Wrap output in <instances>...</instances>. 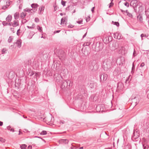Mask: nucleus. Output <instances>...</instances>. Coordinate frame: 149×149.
Instances as JSON below:
<instances>
[{
	"instance_id": "1",
	"label": "nucleus",
	"mask_w": 149,
	"mask_h": 149,
	"mask_svg": "<svg viewBox=\"0 0 149 149\" xmlns=\"http://www.w3.org/2000/svg\"><path fill=\"white\" fill-rule=\"evenodd\" d=\"M112 65L111 61L107 58L104 60L102 64V68L104 71H107L110 68Z\"/></svg>"
},
{
	"instance_id": "2",
	"label": "nucleus",
	"mask_w": 149,
	"mask_h": 149,
	"mask_svg": "<svg viewBox=\"0 0 149 149\" xmlns=\"http://www.w3.org/2000/svg\"><path fill=\"white\" fill-rule=\"evenodd\" d=\"M54 118L51 116H47L43 118V121L49 125L52 124L54 121Z\"/></svg>"
},
{
	"instance_id": "3",
	"label": "nucleus",
	"mask_w": 149,
	"mask_h": 149,
	"mask_svg": "<svg viewBox=\"0 0 149 149\" xmlns=\"http://www.w3.org/2000/svg\"><path fill=\"white\" fill-rule=\"evenodd\" d=\"M117 64L119 65H122L125 63V58L123 57H120L117 59Z\"/></svg>"
},
{
	"instance_id": "4",
	"label": "nucleus",
	"mask_w": 149,
	"mask_h": 149,
	"mask_svg": "<svg viewBox=\"0 0 149 149\" xmlns=\"http://www.w3.org/2000/svg\"><path fill=\"white\" fill-rule=\"evenodd\" d=\"M112 38L111 36H108L103 39V41L105 44H108L112 40Z\"/></svg>"
},
{
	"instance_id": "5",
	"label": "nucleus",
	"mask_w": 149,
	"mask_h": 149,
	"mask_svg": "<svg viewBox=\"0 0 149 149\" xmlns=\"http://www.w3.org/2000/svg\"><path fill=\"white\" fill-rule=\"evenodd\" d=\"M100 81L104 82L107 79V75L106 74H101L100 75Z\"/></svg>"
},
{
	"instance_id": "6",
	"label": "nucleus",
	"mask_w": 149,
	"mask_h": 149,
	"mask_svg": "<svg viewBox=\"0 0 149 149\" xmlns=\"http://www.w3.org/2000/svg\"><path fill=\"white\" fill-rule=\"evenodd\" d=\"M123 84L120 82L118 83L117 84V90L119 92H120L123 89Z\"/></svg>"
},
{
	"instance_id": "7",
	"label": "nucleus",
	"mask_w": 149,
	"mask_h": 149,
	"mask_svg": "<svg viewBox=\"0 0 149 149\" xmlns=\"http://www.w3.org/2000/svg\"><path fill=\"white\" fill-rule=\"evenodd\" d=\"M102 139L104 140V141H107L109 139V135L107 134L105 132L102 134Z\"/></svg>"
},
{
	"instance_id": "8",
	"label": "nucleus",
	"mask_w": 149,
	"mask_h": 149,
	"mask_svg": "<svg viewBox=\"0 0 149 149\" xmlns=\"http://www.w3.org/2000/svg\"><path fill=\"white\" fill-rule=\"evenodd\" d=\"M137 99V98L135 97L134 98L132 99V102L131 103L133 105L136 106L138 103V101Z\"/></svg>"
},
{
	"instance_id": "9",
	"label": "nucleus",
	"mask_w": 149,
	"mask_h": 149,
	"mask_svg": "<svg viewBox=\"0 0 149 149\" xmlns=\"http://www.w3.org/2000/svg\"><path fill=\"white\" fill-rule=\"evenodd\" d=\"M95 48L97 51L101 50L102 49V44L99 43L98 44H97Z\"/></svg>"
},
{
	"instance_id": "10",
	"label": "nucleus",
	"mask_w": 149,
	"mask_h": 149,
	"mask_svg": "<svg viewBox=\"0 0 149 149\" xmlns=\"http://www.w3.org/2000/svg\"><path fill=\"white\" fill-rule=\"evenodd\" d=\"M69 141L67 139H61L59 140V142L60 143L63 144H66L68 143Z\"/></svg>"
},
{
	"instance_id": "11",
	"label": "nucleus",
	"mask_w": 149,
	"mask_h": 149,
	"mask_svg": "<svg viewBox=\"0 0 149 149\" xmlns=\"http://www.w3.org/2000/svg\"><path fill=\"white\" fill-rule=\"evenodd\" d=\"M22 42V40L21 39H19L15 43L17 44V46L18 47L20 48L21 46Z\"/></svg>"
},
{
	"instance_id": "12",
	"label": "nucleus",
	"mask_w": 149,
	"mask_h": 149,
	"mask_svg": "<svg viewBox=\"0 0 149 149\" xmlns=\"http://www.w3.org/2000/svg\"><path fill=\"white\" fill-rule=\"evenodd\" d=\"M70 81L69 80H68V81H65L63 82L62 84V88H65V87H67L68 85V81Z\"/></svg>"
},
{
	"instance_id": "13",
	"label": "nucleus",
	"mask_w": 149,
	"mask_h": 149,
	"mask_svg": "<svg viewBox=\"0 0 149 149\" xmlns=\"http://www.w3.org/2000/svg\"><path fill=\"white\" fill-rule=\"evenodd\" d=\"M12 16L11 15H9L6 18V20L8 22H10L12 19Z\"/></svg>"
},
{
	"instance_id": "14",
	"label": "nucleus",
	"mask_w": 149,
	"mask_h": 149,
	"mask_svg": "<svg viewBox=\"0 0 149 149\" xmlns=\"http://www.w3.org/2000/svg\"><path fill=\"white\" fill-rule=\"evenodd\" d=\"M13 23L12 24V26L13 27H16L19 25V21L16 20H14L13 22Z\"/></svg>"
},
{
	"instance_id": "15",
	"label": "nucleus",
	"mask_w": 149,
	"mask_h": 149,
	"mask_svg": "<svg viewBox=\"0 0 149 149\" xmlns=\"http://www.w3.org/2000/svg\"><path fill=\"white\" fill-rule=\"evenodd\" d=\"M137 18L138 20L140 22L142 23L143 22V17L141 15H139L137 16Z\"/></svg>"
},
{
	"instance_id": "16",
	"label": "nucleus",
	"mask_w": 149,
	"mask_h": 149,
	"mask_svg": "<svg viewBox=\"0 0 149 149\" xmlns=\"http://www.w3.org/2000/svg\"><path fill=\"white\" fill-rule=\"evenodd\" d=\"M102 107V105L101 106L100 105H98L96 107V111L97 112H100V111H103V110H101V109H100L101 107Z\"/></svg>"
},
{
	"instance_id": "17",
	"label": "nucleus",
	"mask_w": 149,
	"mask_h": 149,
	"mask_svg": "<svg viewBox=\"0 0 149 149\" xmlns=\"http://www.w3.org/2000/svg\"><path fill=\"white\" fill-rule=\"evenodd\" d=\"M14 18L15 19H18L19 17V13L18 12H16L14 15Z\"/></svg>"
},
{
	"instance_id": "18",
	"label": "nucleus",
	"mask_w": 149,
	"mask_h": 149,
	"mask_svg": "<svg viewBox=\"0 0 149 149\" xmlns=\"http://www.w3.org/2000/svg\"><path fill=\"white\" fill-rule=\"evenodd\" d=\"M26 13H24V12H22L20 14V17L22 19L24 18L26 15Z\"/></svg>"
},
{
	"instance_id": "19",
	"label": "nucleus",
	"mask_w": 149,
	"mask_h": 149,
	"mask_svg": "<svg viewBox=\"0 0 149 149\" xmlns=\"http://www.w3.org/2000/svg\"><path fill=\"white\" fill-rule=\"evenodd\" d=\"M44 9V7L43 6H41L39 8V14H41V12Z\"/></svg>"
},
{
	"instance_id": "20",
	"label": "nucleus",
	"mask_w": 149,
	"mask_h": 149,
	"mask_svg": "<svg viewBox=\"0 0 149 149\" xmlns=\"http://www.w3.org/2000/svg\"><path fill=\"white\" fill-rule=\"evenodd\" d=\"M38 6L37 3H33L31 5V7L33 8H36Z\"/></svg>"
},
{
	"instance_id": "21",
	"label": "nucleus",
	"mask_w": 149,
	"mask_h": 149,
	"mask_svg": "<svg viewBox=\"0 0 149 149\" xmlns=\"http://www.w3.org/2000/svg\"><path fill=\"white\" fill-rule=\"evenodd\" d=\"M10 1L9 0L7 1L6 3L7 4L6 5V6H5V7H2V9H6V8H7L10 5Z\"/></svg>"
},
{
	"instance_id": "22",
	"label": "nucleus",
	"mask_w": 149,
	"mask_h": 149,
	"mask_svg": "<svg viewBox=\"0 0 149 149\" xmlns=\"http://www.w3.org/2000/svg\"><path fill=\"white\" fill-rule=\"evenodd\" d=\"M37 28L39 32L41 33H42V27L38 25L37 26Z\"/></svg>"
},
{
	"instance_id": "23",
	"label": "nucleus",
	"mask_w": 149,
	"mask_h": 149,
	"mask_svg": "<svg viewBox=\"0 0 149 149\" xmlns=\"http://www.w3.org/2000/svg\"><path fill=\"white\" fill-rule=\"evenodd\" d=\"M139 136L138 135L137 136H135L134 135V136H132V139L133 141H135L134 140H136V139H139Z\"/></svg>"
},
{
	"instance_id": "24",
	"label": "nucleus",
	"mask_w": 149,
	"mask_h": 149,
	"mask_svg": "<svg viewBox=\"0 0 149 149\" xmlns=\"http://www.w3.org/2000/svg\"><path fill=\"white\" fill-rule=\"evenodd\" d=\"M35 74V72L32 70H30L29 73L28 74L29 75L30 77L32 76L33 75Z\"/></svg>"
},
{
	"instance_id": "25",
	"label": "nucleus",
	"mask_w": 149,
	"mask_h": 149,
	"mask_svg": "<svg viewBox=\"0 0 149 149\" xmlns=\"http://www.w3.org/2000/svg\"><path fill=\"white\" fill-rule=\"evenodd\" d=\"M13 37L12 36H10L8 40V43H10L12 41V40L13 39Z\"/></svg>"
},
{
	"instance_id": "26",
	"label": "nucleus",
	"mask_w": 149,
	"mask_h": 149,
	"mask_svg": "<svg viewBox=\"0 0 149 149\" xmlns=\"http://www.w3.org/2000/svg\"><path fill=\"white\" fill-rule=\"evenodd\" d=\"M144 149H149V146L146 144L143 145Z\"/></svg>"
},
{
	"instance_id": "27",
	"label": "nucleus",
	"mask_w": 149,
	"mask_h": 149,
	"mask_svg": "<svg viewBox=\"0 0 149 149\" xmlns=\"http://www.w3.org/2000/svg\"><path fill=\"white\" fill-rule=\"evenodd\" d=\"M7 128L8 130H9L10 131L13 132H14V129L12 128L10 126L7 127Z\"/></svg>"
},
{
	"instance_id": "28",
	"label": "nucleus",
	"mask_w": 149,
	"mask_h": 149,
	"mask_svg": "<svg viewBox=\"0 0 149 149\" xmlns=\"http://www.w3.org/2000/svg\"><path fill=\"white\" fill-rule=\"evenodd\" d=\"M125 149H131V146L130 145H127L124 146Z\"/></svg>"
},
{
	"instance_id": "29",
	"label": "nucleus",
	"mask_w": 149,
	"mask_h": 149,
	"mask_svg": "<svg viewBox=\"0 0 149 149\" xmlns=\"http://www.w3.org/2000/svg\"><path fill=\"white\" fill-rule=\"evenodd\" d=\"M7 51V50L6 49V48H3L2 50H1V53L2 54H4L6 53V51Z\"/></svg>"
},
{
	"instance_id": "30",
	"label": "nucleus",
	"mask_w": 149,
	"mask_h": 149,
	"mask_svg": "<svg viewBox=\"0 0 149 149\" xmlns=\"http://www.w3.org/2000/svg\"><path fill=\"white\" fill-rule=\"evenodd\" d=\"M27 147L26 145V144H22L20 146V148L21 149H25Z\"/></svg>"
},
{
	"instance_id": "31",
	"label": "nucleus",
	"mask_w": 149,
	"mask_h": 149,
	"mask_svg": "<svg viewBox=\"0 0 149 149\" xmlns=\"http://www.w3.org/2000/svg\"><path fill=\"white\" fill-rule=\"evenodd\" d=\"M65 22V17L64 18H62L61 20V24H64Z\"/></svg>"
},
{
	"instance_id": "32",
	"label": "nucleus",
	"mask_w": 149,
	"mask_h": 149,
	"mask_svg": "<svg viewBox=\"0 0 149 149\" xmlns=\"http://www.w3.org/2000/svg\"><path fill=\"white\" fill-rule=\"evenodd\" d=\"M147 36H147L146 34H144L143 33L141 34V37L142 40H143V38L144 37H147Z\"/></svg>"
},
{
	"instance_id": "33",
	"label": "nucleus",
	"mask_w": 149,
	"mask_h": 149,
	"mask_svg": "<svg viewBox=\"0 0 149 149\" xmlns=\"http://www.w3.org/2000/svg\"><path fill=\"white\" fill-rule=\"evenodd\" d=\"M40 134L44 135L47 134V132L45 131H42L40 133Z\"/></svg>"
},
{
	"instance_id": "34",
	"label": "nucleus",
	"mask_w": 149,
	"mask_h": 149,
	"mask_svg": "<svg viewBox=\"0 0 149 149\" xmlns=\"http://www.w3.org/2000/svg\"><path fill=\"white\" fill-rule=\"evenodd\" d=\"M135 66L134 65V63H132V69L131 73H133L134 72V71L135 69Z\"/></svg>"
},
{
	"instance_id": "35",
	"label": "nucleus",
	"mask_w": 149,
	"mask_h": 149,
	"mask_svg": "<svg viewBox=\"0 0 149 149\" xmlns=\"http://www.w3.org/2000/svg\"><path fill=\"white\" fill-rule=\"evenodd\" d=\"M112 23H114L113 24L116 25L117 27H118L119 26V23L118 22H114L112 21Z\"/></svg>"
},
{
	"instance_id": "36",
	"label": "nucleus",
	"mask_w": 149,
	"mask_h": 149,
	"mask_svg": "<svg viewBox=\"0 0 149 149\" xmlns=\"http://www.w3.org/2000/svg\"><path fill=\"white\" fill-rule=\"evenodd\" d=\"M2 24L3 26H6L7 25H8V23L5 21L2 22Z\"/></svg>"
},
{
	"instance_id": "37",
	"label": "nucleus",
	"mask_w": 149,
	"mask_h": 149,
	"mask_svg": "<svg viewBox=\"0 0 149 149\" xmlns=\"http://www.w3.org/2000/svg\"><path fill=\"white\" fill-rule=\"evenodd\" d=\"M31 10H32V9H29L28 8H26L24 10L25 11L28 12H30Z\"/></svg>"
},
{
	"instance_id": "38",
	"label": "nucleus",
	"mask_w": 149,
	"mask_h": 149,
	"mask_svg": "<svg viewBox=\"0 0 149 149\" xmlns=\"http://www.w3.org/2000/svg\"><path fill=\"white\" fill-rule=\"evenodd\" d=\"M127 15L129 17H131V18H132V14H131V13H130L128 12H127Z\"/></svg>"
},
{
	"instance_id": "39",
	"label": "nucleus",
	"mask_w": 149,
	"mask_h": 149,
	"mask_svg": "<svg viewBox=\"0 0 149 149\" xmlns=\"http://www.w3.org/2000/svg\"><path fill=\"white\" fill-rule=\"evenodd\" d=\"M66 3V1H64L63 0H62L61 1V3L63 6H65Z\"/></svg>"
},
{
	"instance_id": "40",
	"label": "nucleus",
	"mask_w": 149,
	"mask_h": 149,
	"mask_svg": "<svg viewBox=\"0 0 149 149\" xmlns=\"http://www.w3.org/2000/svg\"><path fill=\"white\" fill-rule=\"evenodd\" d=\"M90 19V17L89 16H88L86 18V20L87 22L89 21Z\"/></svg>"
},
{
	"instance_id": "41",
	"label": "nucleus",
	"mask_w": 149,
	"mask_h": 149,
	"mask_svg": "<svg viewBox=\"0 0 149 149\" xmlns=\"http://www.w3.org/2000/svg\"><path fill=\"white\" fill-rule=\"evenodd\" d=\"M35 21L36 22H39V19L38 18L36 17L35 19Z\"/></svg>"
},
{
	"instance_id": "42",
	"label": "nucleus",
	"mask_w": 149,
	"mask_h": 149,
	"mask_svg": "<svg viewBox=\"0 0 149 149\" xmlns=\"http://www.w3.org/2000/svg\"><path fill=\"white\" fill-rule=\"evenodd\" d=\"M82 22H83V19H81L80 21H77L76 22L77 23H78L79 24H82Z\"/></svg>"
},
{
	"instance_id": "43",
	"label": "nucleus",
	"mask_w": 149,
	"mask_h": 149,
	"mask_svg": "<svg viewBox=\"0 0 149 149\" xmlns=\"http://www.w3.org/2000/svg\"><path fill=\"white\" fill-rule=\"evenodd\" d=\"M0 141L2 142H4L5 141V139L2 138H0Z\"/></svg>"
},
{
	"instance_id": "44",
	"label": "nucleus",
	"mask_w": 149,
	"mask_h": 149,
	"mask_svg": "<svg viewBox=\"0 0 149 149\" xmlns=\"http://www.w3.org/2000/svg\"><path fill=\"white\" fill-rule=\"evenodd\" d=\"M113 2H111L109 4V8H111V7L112 6H113Z\"/></svg>"
},
{
	"instance_id": "45",
	"label": "nucleus",
	"mask_w": 149,
	"mask_h": 149,
	"mask_svg": "<svg viewBox=\"0 0 149 149\" xmlns=\"http://www.w3.org/2000/svg\"><path fill=\"white\" fill-rule=\"evenodd\" d=\"M125 5L127 7H129V4L127 2H126L124 3Z\"/></svg>"
},
{
	"instance_id": "46",
	"label": "nucleus",
	"mask_w": 149,
	"mask_h": 149,
	"mask_svg": "<svg viewBox=\"0 0 149 149\" xmlns=\"http://www.w3.org/2000/svg\"><path fill=\"white\" fill-rule=\"evenodd\" d=\"M38 73L35 72V74L34 75V77L35 78H37V77H38Z\"/></svg>"
},
{
	"instance_id": "47",
	"label": "nucleus",
	"mask_w": 149,
	"mask_h": 149,
	"mask_svg": "<svg viewBox=\"0 0 149 149\" xmlns=\"http://www.w3.org/2000/svg\"><path fill=\"white\" fill-rule=\"evenodd\" d=\"M145 65V63L143 62L142 63L141 65H140V66L141 67H143Z\"/></svg>"
},
{
	"instance_id": "48",
	"label": "nucleus",
	"mask_w": 149,
	"mask_h": 149,
	"mask_svg": "<svg viewBox=\"0 0 149 149\" xmlns=\"http://www.w3.org/2000/svg\"><path fill=\"white\" fill-rule=\"evenodd\" d=\"M74 27V26H73L71 24H69L68 26V28H73Z\"/></svg>"
},
{
	"instance_id": "49",
	"label": "nucleus",
	"mask_w": 149,
	"mask_h": 149,
	"mask_svg": "<svg viewBox=\"0 0 149 149\" xmlns=\"http://www.w3.org/2000/svg\"><path fill=\"white\" fill-rule=\"evenodd\" d=\"M136 2V1H132L131 2L130 5H131L132 4L134 5V4Z\"/></svg>"
},
{
	"instance_id": "50",
	"label": "nucleus",
	"mask_w": 149,
	"mask_h": 149,
	"mask_svg": "<svg viewBox=\"0 0 149 149\" xmlns=\"http://www.w3.org/2000/svg\"><path fill=\"white\" fill-rule=\"evenodd\" d=\"M27 27L29 29H33L34 28V27L33 26H27Z\"/></svg>"
},
{
	"instance_id": "51",
	"label": "nucleus",
	"mask_w": 149,
	"mask_h": 149,
	"mask_svg": "<svg viewBox=\"0 0 149 149\" xmlns=\"http://www.w3.org/2000/svg\"><path fill=\"white\" fill-rule=\"evenodd\" d=\"M59 123L60 124H63L65 123V121L63 120H61L59 122Z\"/></svg>"
},
{
	"instance_id": "52",
	"label": "nucleus",
	"mask_w": 149,
	"mask_h": 149,
	"mask_svg": "<svg viewBox=\"0 0 149 149\" xmlns=\"http://www.w3.org/2000/svg\"><path fill=\"white\" fill-rule=\"evenodd\" d=\"M60 31H61V30L56 31L54 32V33H59Z\"/></svg>"
},
{
	"instance_id": "53",
	"label": "nucleus",
	"mask_w": 149,
	"mask_h": 149,
	"mask_svg": "<svg viewBox=\"0 0 149 149\" xmlns=\"http://www.w3.org/2000/svg\"><path fill=\"white\" fill-rule=\"evenodd\" d=\"M148 97L149 99V90L147 91Z\"/></svg>"
},
{
	"instance_id": "54",
	"label": "nucleus",
	"mask_w": 149,
	"mask_h": 149,
	"mask_svg": "<svg viewBox=\"0 0 149 149\" xmlns=\"http://www.w3.org/2000/svg\"><path fill=\"white\" fill-rule=\"evenodd\" d=\"M35 137H37V138H40V139H41L43 141L45 142V141L44 139H42V138L40 137H39V136H35Z\"/></svg>"
},
{
	"instance_id": "55",
	"label": "nucleus",
	"mask_w": 149,
	"mask_h": 149,
	"mask_svg": "<svg viewBox=\"0 0 149 149\" xmlns=\"http://www.w3.org/2000/svg\"><path fill=\"white\" fill-rule=\"evenodd\" d=\"M70 148L71 149H75L76 148L72 146L70 147Z\"/></svg>"
},
{
	"instance_id": "56",
	"label": "nucleus",
	"mask_w": 149,
	"mask_h": 149,
	"mask_svg": "<svg viewBox=\"0 0 149 149\" xmlns=\"http://www.w3.org/2000/svg\"><path fill=\"white\" fill-rule=\"evenodd\" d=\"M94 8H95V7H93L92 9H91V11H92V12H94Z\"/></svg>"
},
{
	"instance_id": "57",
	"label": "nucleus",
	"mask_w": 149,
	"mask_h": 149,
	"mask_svg": "<svg viewBox=\"0 0 149 149\" xmlns=\"http://www.w3.org/2000/svg\"><path fill=\"white\" fill-rule=\"evenodd\" d=\"M135 54H136V52H135V50H134L133 53V56H136V55Z\"/></svg>"
},
{
	"instance_id": "58",
	"label": "nucleus",
	"mask_w": 149,
	"mask_h": 149,
	"mask_svg": "<svg viewBox=\"0 0 149 149\" xmlns=\"http://www.w3.org/2000/svg\"><path fill=\"white\" fill-rule=\"evenodd\" d=\"M87 32H86V33L84 34V35L83 36V38H84L87 35Z\"/></svg>"
},
{
	"instance_id": "59",
	"label": "nucleus",
	"mask_w": 149,
	"mask_h": 149,
	"mask_svg": "<svg viewBox=\"0 0 149 149\" xmlns=\"http://www.w3.org/2000/svg\"><path fill=\"white\" fill-rule=\"evenodd\" d=\"M129 81V78H127L126 80H125V83H127V81Z\"/></svg>"
},
{
	"instance_id": "60",
	"label": "nucleus",
	"mask_w": 149,
	"mask_h": 149,
	"mask_svg": "<svg viewBox=\"0 0 149 149\" xmlns=\"http://www.w3.org/2000/svg\"><path fill=\"white\" fill-rule=\"evenodd\" d=\"M32 146H29L28 147V149H31L32 148Z\"/></svg>"
},
{
	"instance_id": "61",
	"label": "nucleus",
	"mask_w": 149,
	"mask_h": 149,
	"mask_svg": "<svg viewBox=\"0 0 149 149\" xmlns=\"http://www.w3.org/2000/svg\"><path fill=\"white\" fill-rule=\"evenodd\" d=\"M3 125V122L0 121V126H1Z\"/></svg>"
},
{
	"instance_id": "62",
	"label": "nucleus",
	"mask_w": 149,
	"mask_h": 149,
	"mask_svg": "<svg viewBox=\"0 0 149 149\" xmlns=\"http://www.w3.org/2000/svg\"><path fill=\"white\" fill-rule=\"evenodd\" d=\"M20 30V29H19L17 30V35L19 36V34H18V32Z\"/></svg>"
},
{
	"instance_id": "63",
	"label": "nucleus",
	"mask_w": 149,
	"mask_h": 149,
	"mask_svg": "<svg viewBox=\"0 0 149 149\" xmlns=\"http://www.w3.org/2000/svg\"><path fill=\"white\" fill-rule=\"evenodd\" d=\"M12 24L13 23H12V22L9 23H8V25H9L10 26L12 25Z\"/></svg>"
},
{
	"instance_id": "64",
	"label": "nucleus",
	"mask_w": 149,
	"mask_h": 149,
	"mask_svg": "<svg viewBox=\"0 0 149 149\" xmlns=\"http://www.w3.org/2000/svg\"><path fill=\"white\" fill-rule=\"evenodd\" d=\"M147 19H148V24H149V16H148L147 17Z\"/></svg>"
}]
</instances>
